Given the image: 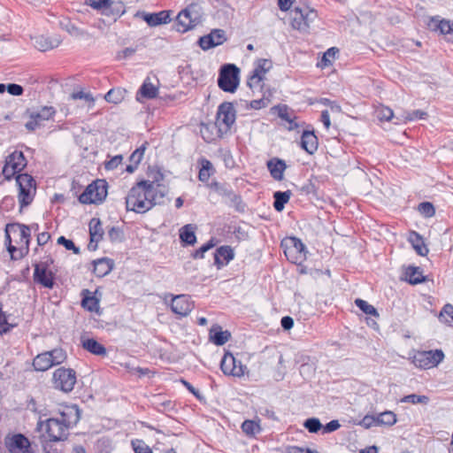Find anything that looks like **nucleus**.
Wrapping results in <instances>:
<instances>
[{
	"label": "nucleus",
	"mask_w": 453,
	"mask_h": 453,
	"mask_svg": "<svg viewBox=\"0 0 453 453\" xmlns=\"http://www.w3.org/2000/svg\"><path fill=\"white\" fill-rule=\"evenodd\" d=\"M27 165V161L23 152L14 150L6 157L2 171L4 179L7 180L16 176L15 180L19 189L18 200L20 208L31 204L36 193L35 179L28 173H19Z\"/></svg>",
	"instance_id": "f257e3e1"
},
{
	"label": "nucleus",
	"mask_w": 453,
	"mask_h": 453,
	"mask_svg": "<svg viewBox=\"0 0 453 453\" xmlns=\"http://www.w3.org/2000/svg\"><path fill=\"white\" fill-rule=\"evenodd\" d=\"M159 184L154 181L141 180L133 186L126 196V209L135 213H145L156 204L160 203V198L165 196V192L159 190Z\"/></svg>",
	"instance_id": "f03ea898"
},
{
	"label": "nucleus",
	"mask_w": 453,
	"mask_h": 453,
	"mask_svg": "<svg viewBox=\"0 0 453 453\" xmlns=\"http://www.w3.org/2000/svg\"><path fill=\"white\" fill-rule=\"evenodd\" d=\"M203 8L198 4H191L180 11L176 18L177 30L185 33L203 21Z\"/></svg>",
	"instance_id": "7ed1b4c3"
},
{
	"label": "nucleus",
	"mask_w": 453,
	"mask_h": 453,
	"mask_svg": "<svg viewBox=\"0 0 453 453\" xmlns=\"http://www.w3.org/2000/svg\"><path fill=\"white\" fill-rule=\"evenodd\" d=\"M318 18L317 11L309 6H296L291 12V27L301 33H307L311 24Z\"/></svg>",
	"instance_id": "20e7f679"
},
{
	"label": "nucleus",
	"mask_w": 453,
	"mask_h": 453,
	"mask_svg": "<svg viewBox=\"0 0 453 453\" xmlns=\"http://www.w3.org/2000/svg\"><path fill=\"white\" fill-rule=\"evenodd\" d=\"M240 69L234 64L221 66L218 77V86L225 92L234 93L240 83Z\"/></svg>",
	"instance_id": "39448f33"
},
{
	"label": "nucleus",
	"mask_w": 453,
	"mask_h": 453,
	"mask_svg": "<svg viewBox=\"0 0 453 453\" xmlns=\"http://www.w3.org/2000/svg\"><path fill=\"white\" fill-rule=\"evenodd\" d=\"M107 182L104 180H96L87 186L80 195L79 202L83 204H98L107 196Z\"/></svg>",
	"instance_id": "423d86ee"
},
{
	"label": "nucleus",
	"mask_w": 453,
	"mask_h": 453,
	"mask_svg": "<svg viewBox=\"0 0 453 453\" xmlns=\"http://www.w3.org/2000/svg\"><path fill=\"white\" fill-rule=\"evenodd\" d=\"M29 119L25 124L26 128L34 132L44 126V122L54 117L56 110L52 106H42L27 109L26 111Z\"/></svg>",
	"instance_id": "0eeeda50"
},
{
	"label": "nucleus",
	"mask_w": 453,
	"mask_h": 453,
	"mask_svg": "<svg viewBox=\"0 0 453 453\" xmlns=\"http://www.w3.org/2000/svg\"><path fill=\"white\" fill-rule=\"evenodd\" d=\"M444 357L445 355L441 349L421 350L411 357V362L416 367L427 370L436 367Z\"/></svg>",
	"instance_id": "6e6552de"
},
{
	"label": "nucleus",
	"mask_w": 453,
	"mask_h": 453,
	"mask_svg": "<svg viewBox=\"0 0 453 453\" xmlns=\"http://www.w3.org/2000/svg\"><path fill=\"white\" fill-rule=\"evenodd\" d=\"M52 383L54 388L69 393L76 383V372L72 368H58L53 372Z\"/></svg>",
	"instance_id": "1a4fd4ad"
},
{
	"label": "nucleus",
	"mask_w": 453,
	"mask_h": 453,
	"mask_svg": "<svg viewBox=\"0 0 453 453\" xmlns=\"http://www.w3.org/2000/svg\"><path fill=\"white\" fill-rule=\"evenodd\" d=\"M287 258L293 264H302L306 259V249L302 241L296 237H288L282 241Z\"/></svg>",
	"instance_id": "9d476101"
},
{
	"label": "nucleus",
	"mask_w": 453,
	"mask_h": 453,
	"mask_svg": "<svg viewBox=\"0 0 453 453\" xmlns=\"http://www.w3.org/2000/svg\"><path fill=\"white\" fill-rule=\"evenodd\" d=\"M69 424L65 419V414L61 418H48L45 422V430L51 441H60L67 438Z\"/></svg>",
	"instance_id": "9b49d317"
},
{
	"label": "nucleus",
	"mask_w": 453,
	"mask_h": 453,
	"mask_svg": "<svg viewBox=\"0 0 453 453\" xmlns=\"http://www.w3.org/2000/svg\"><path fill=\"white\" fill-rule=\"evenodd\" d=\"M236 111L234 104L229 102H224L219 104L217 111L216 124L220 132L226 133L235 122Z\"/></svg>",
	"instance_id": "f8f14e48"
},
{
	"label": "nucleus",
	"mask_w": 453,
	"mask_h": 453,
	"mask_svg": "<svg viewBox=\"0 0 453 453\" xmlns=\"http://www.w3.org/2000/svg\"><path fill=\"white\" fill-rule=\"evenodd\" d=\"M53 263L50 257L46 261L35 265L34 280L44 288H52L54 287V274L49 270V265Z\"/></svg>",
	"instance_id": "ddd939ff"
},
{
	"label": "nucleus",
	"mask_w": 453,
	"mask_h": 453,
	"mask_svg": "<svg viewBox=\"0 0 453 453\" xmlns=\"http://www.w3.org/2000/svg\"><path fill=\"white\" fill-rule=\"evenodd\" d=\"M226 41V32L223 29H212L210 34L201 36L198 40V45L203 50L215 48L223 44Z\"/></svg>",
	"instance_id": "4468645a"
},
{
	"label": "nucleus",
	"mask_w": 453,
	"mask_h": 453,
	"mask_svg": "<svg viewBox=\"0 0 453 453\" xmlns=\"http://www.w3.org/2000/svg\"><path fill=\"white\" fill-rule=\"evenodd\" d=\"M193 303L186 295H179L172 299L171 310L180 317L188 316L193 310Z\"/></svg>",
	"instance_id": "2eb2a0df"
},
{
	"label": "nucleus",
	"mask_w": 453,
	"mask_h": 453,
	"mask_svg": "<svg viewBox=\"0 0 453 453\" xmlns=\"http://www.w3.org/2000/svg\"><path fill=\"white\" fill-rule=\"evenodd\" d=\"M88 227L90 235L88 249L91 250H96L97 248V243L103 239L104 236V229L102 227L101 220L97 218L91 219L88 224Z\"/></svg>",
	"instance_id": "dca6fc26"
},
{
	"label": "nucleus",
	"mask_w": 453,
	"mask_h": 453,
	"mask_svg": "<svg viewBox=\"0 0 453 453\" xmlns=\"http://www.w3.org/2000/svg\"><path fill=\"white\" fill-rule=\"evenodd\" d=\"M300 146L308 154H314L319 146L318 137L315 135L314 131L304 130L301 136Z\"/></svg>",
	"instance_id": "f3484780"
},
{
	"label": "nucleus",
	"mask_w": 453,
	"mask_h": 453,
	"mask_svg": "<svg viewBox=\"0 0 453 453\" xmlns=\"http://www.w3.org/2000/svg\"><path fill=\"white\" fill-rule=\"evenodd\" d=\"M234 257V252L230 246H220L214 253V262L219 269L227 265Z\"/></svg>",
	"instance_id": "a211bd4d"
},
{
	"label": "nucleus",
	"mask_w": 453,
	"mask_h": 453,
	"mask_svg": "<svg viewBox=\"0 0 453 453\" xmlns=\"http://www.w3.org/2000/svg\"><path fill=\"white\" fill-rule=\"evenodd\" d=\"M430 30L448 35L453 31V21L441 19L439 16L432 17L427 24Z\"/></svg>",
	"instance_id": "6ab92c4d"
},
{
	"label": "nucleus",
	"mask_w": 453,
	"mask_h": 453,
	"mask_svg": "<svg viewBox=\"0 0 453 453\" xmlns=\"http://www.w3.org/2000/svg\"><path fill=\"white\" fill-rule=\"evenodd\" d=\"M266 165L271 176L275 180H281L283 179L284 172L287 168V165L284 160L278 157H273L267 161Z\"/></svg>",
	"instance_id": "aec40b11"
},
{
	"label": "nucleus",
	"mask_w": 453,
	"mask_h": 453,
	"mask_svg": "<svg viewBox=\"0 0 453 453\" xmlns=\"http://www.w3.org/2000/svg\"><path fill=\"white\" fill-rule=\"evenodd\" d=\"M61 42L58 36L40 35L34 38V45L40 51H47L58 47Z\"/></svg>",
	"instance_id": "412c9836"
},
{
	"label": "nucleus",
	"mask_w": 453,
	"mask_h": 453,
	"mask_svg": "<svg viewBox=\"0 0 453 453\" xmlns=\"http://www.w3.org/2000/svg\"><path fill=\"white\" fill-rule=\"evenodd\" d=\"M234 362L235 357L233 354L226 352L221 359L220 368L225 375L240 378L242 377L241 368L236 371V369H234Z\"/></svg>",
	"instance_id": "4be33fe9"
},
{
	"label": "nucleus",
	"mask_w": 453,
	"mask_h": 453,
	"mask_svg": "<svg viewBox=\"0 0 453 453\" xmlns=\"http://www.w3.org/2000/svg\"><path fill=\"white\" fill-rule=\"evenodd\" d=\"M93 271L97 277H104L109 274L114 266L112 259L108 257H102L93 261Z\"/></svg>",
	"instance_id": "5701e85b"
},
{
	"label": "nucleus",
	"mask_w": 453,
	"mask_h": 453,
	"mask_svg": "<svg viewBox=\"0 0 453 453\" xmlns=\"http://www.w3.org/2000/svg\"><path fill=\"white\" fill-rule=\"evenodd\" d=\"M144 20L150 27L167 24L171 21L170 11H161L155 13L146 14Z\"/></svg>",
	"instance_id": "b1692460"
},
{
	"label": "nucleus",
	"mask_w": 453,
	"mask_h": 453,
	"mask_svg": "<svg viewBox=\"0 0 453 453\" xmlns=\"http://www.w3.org/2000/svg\"><path fill=\"white\" fill-rule=\"evenodd\" d=\"M29 441L23 434H16L13 436L9 450L11 453H28Z\"/></svg>",
	"instance_id": "393cba45"
},
{
	"label": "nucleus",
	"mask_w": 453,
	"mask_h": 453,
	"mask_svg": "<svg viewBox=\"0 0 453 453\" xmlns=\"http://www.w3.org/2000/svg\"><path fill=\"white\" fill-rule=\"evenodd\" d=\"M209 188L215 191L218 195L228 198L231 201H236L239 197L234 193L229 184L212 181L209 184Z\"/></svg>",
	"instance_id": "a878e982"
},
{
	"label": "nucleus",
	"mask_w": 453,
	"mask_h": 453,
	"mask_svg": "<svg viewBox=\"0 0 453 453\" xmlns=\"http://www.w3.org/2000/svg\"><path fill=\"white\" fill-rule=\"evenodd\" d=\"M231 337V334L223 331L219 326H212L210 330V340L218 346L224 345Z\"/></svg>",
	"instance_id": "bb28decb"
},
{
	"label": "nucleus",
	"mask_w": 453,
	"mask_h": 453,
	"mask_svg": "<svg viewBox=\"0 0 453 453\" xmlns=\"http://www.w3.org/2000/svg\"><path fill=\"white\" fill-rule=\"evenodd\" d=\"M34 369L37 372H45L53 366L50 353L45 351L38 354L33 360Z\"/></svg>",
	"instance_id": "cd10ccee"
},
{
	"label": "nucleus",
	"mask_w": 453,
	"mask_h": 453,
	"mask_svg": "<svg viewBox=\"0 0 453 453\" xmlns=\"http://www.w3.org/2000/svg\"><path fill=\"white\" fill-rule=\"evenodd\" d=\"M196 226L192 224H187L180 229V239L187 245H194L196 242L195 234Z\"/></svg>",
	"instance_id": "c85d7f7f"
},
{
	"label": "nucleus",
	"mask_w": 453,
	"mask_h": 453,
	"mask_svg": "<svg viewBox=\"0 0 453 453\" xmlns=\"http://www.w3.org/2000/svg\"><path fill=\"white\" fill-rule=\"evenodd\" d=\"M146 150V145L142 144L141 147L136 149L129 157L130 164L127 165L126 171L129 173H133L138 167L141 163L144 152Z\"/></svg>",
	"instance_id": "c756f323"
},
{
	"label": "nucleus",
	"mask_w": 453,
	"mask_h": 453,
	"mask_svg": "<svg viewBox=\"0 0 453 453\" xmlns=\"http://www.w3.org/2000/svg\"><path fill=\"white\" fill-rule=\"evenodd\" d=\"M409 242L411 243L412 248L419 256L424 257L427 255L429 250L419 234L416 232L411 233Z\"/></svg>",
	"instance_id": "7c9ffc66"
},
{
	"label": "nucleus",
	"mask_w": 453,
	"mask_h": 453,
	"mask_svg": "<svg viewBox=\"0 0 453 453\" xmlns=\"http://www.w3.org/2000/svg\"><path fill=\"white\" fill-rule=\"evenodd\" d=\"M82 347L91 354L96 356H105L107 353L105 347L93 338L83 340Z\"/></svg>",
	"instance_id": "2f4dec72"
},
{
	"label": "nucleus",
	"mask_w": 453,
	"mask_h": 453,
	"mask_svg": "<svg viewBox=\"0 0 453 453\" xmlns=\"http://www.w3.org/2000/svg\"><path fill=\"white\" fill-rule=\"evenodd\" d=\"M199 162L201 164V169L198 173V179L202 182H207L210 177L214 174L215 169L211 162L205 157H202Z\"/></svg>",
	"instance_id": "473e14b6"
},
{
	"label": "nucleus",
	"mask_w": 453,
	"mask_h": 453,
	"mask_svg": "<svg viewBox=\"0 0 453 453\" xmlns=\"http://www.w3.org/2000/svg\"><path fill=\"white\" fill-rule=\"evenodd\" d=\"M81 305L89 311H97L99 309V300L89 290L84 289L82 291Z\"/></svg>",
	"instance_id": "72a5a7b5"
},
{
	"label": "nucleus",
	"mask_w": 453,
	"mask_h": 453,
	"mask_svg": "<svg viewBox=\"0 0 453 453\" xmlns=\"http://www.w3.org/2000/svg\"><path fill=\"white\" fill-rule=\"evenodd\" d=\"M157 92L158 88L150 81V78H147L139 88L138 94L146 99H153L157 97Z\"/></svg>",
	"instance_id": "f704fd0d"
},
{
	"label": "nucleus",
	"mask_w": 453,
	"mask_h": 453,
	"mask_svg": "<svg viewBox=\"0 0 453 453\" xmlns=\"http://www.w3.org/2000/svg\"><path fill=\"white\" fill-rule=\"evenodd\" d=\"M406 280L411 285H417L425 280L419 267L410 266L405 272Z\"/></svg>",
	"instance_id": "c9c22d12"
},
{
	"label": "nucleus",
	"mask_w": 453,
	"mask_h": 453,
	"mask_svg": "<svg viewBox=\"0 0 453 453\" xmlns=\"http://www.w3.org/2000/svg\"><path fill=\"white\" fill-rule=\"evenodd\" d=\"M291 192L288 191H276L273 194V207L277 211H281L285 204L289 201Z\"/></svg>",
	"instance_id": "e433bc0d"
},
{
	"label": "nucleus",
	"mask_w": 453,
	"mask_h": 453,
	"mask_svg": "<svg viewBox=\"0 0 453 453\" xmlns=\"http://www.w3.org/2000/svg\"><path fill=\"white\" fill-rule=\"evenodd\" d=\"M125 94L126 90L122 88H111L105 94L104 99L109 103L119 104L124 99Z\"/></svg>",
	"instance_id": "4c0bfd02"
},
{
	"label": "nucleus",
	"mask_w": 453,
	"mask_h": 453,
	"mask_svg": "<svg viewBox=\"0 0 453 453\" xmlns=\"http://www.w3.org/2000/svg\"><path fill=\"white\" fill-rule=\"evenodd\" d=\"M378 426H393L396 423V416L393 411H386L376 416Z\"/></svg>",
	"instance_id": "58836bf2"
},
{
	"label": "nucleus",
	"mask_w": 453,
	"mask_h": 453,
	"mask_svg": "<svg viewBox=\"0 0 453 453\" xmlns=\"http://www.w3.org/2000/svg\"><path fill=\"white\" fill-rule=\"evenodd\" d=\"M439 320L444 324L449 326H453V305L446 304L443 306L442 310L439 315Z\"/></svg>",
	"instance_id": "ea45409f"
},
{
	"label": "nucleus",
	"mask_w": 453,
	"mask_h": 453,
	"mask_svg": "<svg viewBox=\"0 0 453 453\" xmlns=\"http://www.w3.org/2000/svg\"><path fill=\"white\" fill-rule=\"evenodd\" d=\"M242 429L244 434H246L247 435H250V436L255 435L256 434L259 433L261 430L258 423H257L253 420H250V419L245 420L242 424Z\"/></svg>",
	"instance_id": "a19ab883"
},
{
	"label": "nucleus",
	"mask_w": 453,
	"mask_h": 453,
	"mask_svg": "<svg viewBox=\"0 0 453 453\" xmlns=\"http://www.w3.org/2000/svg\"><path fill=\"white\" fill-rule=\"evenodd\" d=\"M48 353H50V357L53 363V365H60L66 359L65 351L60 348L54 349L50 351H48Z\"/></svg>",
	"instance_id": "79ce46f5"
},
{
	"label": "nucleus",
	"mask_w": 453,
	"mask_h": 453,
	"mask_svg": "<svg viewBox=\"0 0 453 453\" xmlns=\"http://www.w3.org/2000/svg\"><path fill=\"white\" fill-rule=\"evenodd\" d=\"M355 304L364 313H365L367 315H372V316H378L379 315L378 312H377V310L372 305L369 304L366 301H365L363 299L357 298L355 300Z\"/></svg>",
	"instance_id": "37998d69"
},
{
	"label": "nucleus",
	"mask_w": 453,
	"mask_h": 453,
	"mask_svg": "<svg viewBox=\"0 0 453 453\" xmlns=\"http://www.w3.org/2000/svg\"><path fill=\"white\" fill-rule=\"evenodd\" d=\"M402 403H410L412 404L423 403L426 404L429 402V398L426 395H419L416 394H411L403 396L401 399Z\"/></svg>",
	"instance_id": "c03bdc74"
},
{
	"label": "nucleus",
	"mask_w": 453,
	"mask_h": 453,
	"mask_svg": "<svg viewBox=\"0 0 453 453\" xmlns=\"http://www.w3.org/2000/svg\"><path fill=\"white\" fill-rule=\"evenodd\" d=\"M303 426L312 434L318 433L320 429H322V424L317 418H309L304 423Z\"/></svg>",
	"instance_id": "a18cd8bd"
},
{
	"label": "nucleus",
	"mask_w": 453,
	"mask_h": 453,
	"mask_svg": "<svg viewBox=\"0 0 453 453\" xmlns=\"http://www.w3.org/2000/svg\"><path fill=\"white\" fill-rule=\"evenodd\" d=\"M271 66L272 64L270 60L262 58L258 60L257 65L253 72L264 78L265 74L269 71Z\"/></svg>",
	"instance_id": "49530a36"
},
{
	"label": "nucleus",
	"mask_w": 453,
	"mask_h": 453,
	"mask_svg": "<svg viewBox=\"0 0 453 453\" xmlns=\"http://www.w3.org/2000/svg\"><path fill=\"white\" fill-rule=\"evenodd\" d=\"M18 227L19 228L20 241L24 242V243L26 245V250H27V251H28V244H29L31 228H30V226L24 225V224H19Z\"/></svg>",
	"instance_id": "de8ad7c7"
},
{
	"label": "nucleus",
	"mask_w": 453,
	"mask_h": 453,
	"mask_svg": "<svg viewBox=\"0 0 453 453\" xmlns=\"http://www.w3.org/2000/svg\"><path fill=\"white\" fill-rule=\"evenodd\" d=\"M418 211L424 217L430 218L434 215L435 209H434L433 203H431L429 202H423V203H419V205H418Z\"/></svg>",
	"instance_id": "09e8293b"
},
{
	"label": "nucleus",
	"mask_w": 453,
	"mask_h": 453,
	"mask_svg": "<svg viewBox=\"0 0 453 453\" xmlns=\"http://www.w3.org/2000/svg\"><path fill=\"white\" fill-rule=\"evenodd\" d=\"M57 242L59 245H63L67 250H73L74 254L80 253V249L75 246L74 242L65 236L58 237Z\"/></svg>",
	"instance_id": "8fccbe9b"
},
{
	"label": "nucleus",
	"mask_w": 453,
	"mask_h": 453,
	"mask_svg": "<svg viewBox=\"0 0 453 453\" xmlns=\"http://www.w3.org/2000/svg\"><path fill=\"white\" fill-rule=\"evenodd\" d=\"M214 245H215V243L213 242V239H211L208 242L204 243L198 250H196L195 251V253L193 254V257L195 259L203 258L204 253L207 252L211 248H213Z\"/></svg>",
	"instance_id": "3c124183"
},
{
	"label": "nucleus",
	"mask_w": 453,
	"mask_h": 453,
	"mask_svg": "<svg viewBox=\"0 0 453 453\" xmlns=\"http://www.w3.org/2000/svg\"><path fill=\"white\" fill-rule=\"evenodd\" d=\"M108 237L112 242H119L123 239V232L118 226H111L108 230Z\"/></svg>",
	"instance_id": "603ef678"
},
{
	"label": "nucleus",
	"mask_w": 453,
	"mask_h": 453,
	"mask_svg": "<svg viewBox=\"0 0 453 453\" xmlns=\"http://www.w3.org/2000/svg\"><path fill=\"white\" fill-rule=\"evenodd\" d=\"M13 326L8 324L5 313L3 311V304L0 302V334H6Z\"/></svg>",
	"instance_id": "864d4df0"
},
{
	"label": "nucleus",
	"mask_w": 453,
	"mask_h": 453,
	"mask_svg": "<svg viewBox=\"0 0 453 453\" xmlns=\"http://www.w3.org/2000/svg\"><path fill=\"white\" fill-rule=\"evenodd\" d=\"M112 0H90L89 6L95 10L104 11L111 7Z\"/></svg>",
	"instance_id": "5fc2aeb1"
},
{
	"label": "nucleus",
	"mask_w": 453,
	"mask_h": 453,
	"mask_svg": "<svg viewBox=\"0 0 453 453\" xmlns=\"http://www.w3.org/2000/svg\"><path fill=\"white\" fill-rule=\"evenodd\" d=\"M71 98L73 100L83 99L86 102H88L90 106H93L95 104V99L93 96L90 93H85L83 91L73 92L71 95Z\"/></svg>",
	"instance_id": "6e6d98bb"
},
{
	"label": "nucleus",
	"mask_w": 453,
	"mask_h": 453,
	"mask_svg": "<svg viewBox=\"0 0 453 453\" xmlns=\"http://www.w3.org/2000/svg\"><path fill=\"white\" fill-rule=\"evenodd\" d=\"M263 80H264V78L262 76H260L259 74H257L252 71V73L250 74V76L249 77V79L247 81V85L251 89L257 88L261 87V82Z\"/></svg>",
	"instance_id": "4d7b16f0"
},
{
	"label": "nucleus",
	"mask_w": 453,
	"mask_h": 453,
	"mask_svg": "<svg viewBox=\"0 0 453 453\" xmlns=\"http://www.w3.org/2000/svg\"><path fill=\"white\" fill-rule=\"evenodd\" d=\"M339 52L338 49L332 47L328 49L322 58V62L324 65H329L332 64V59L335 58V55Z\"/></svg>",
	"instance_id": "13d9d810"
},
{
	"label": "nucleus",
	"mask_w": 453,
	"mask_h": 453,
	"mask_svg": "<svg viewBox=\"0 0 453 453\" xmlns=\"http://www.w3.org/2000/svg\"><path fill=\"white\" fill-rule=\"evenodd\" d=\"M277 110H278L279 118H280L281 119H283L287 122L290 121V119L295 116L293 114V112L289 111V109L287 105H279L277 107Z\"/></svg>",
	"instance_id": "bf43d9fd"
},
{
	"label": "nucleus",
	"mask_w": 453,
	"mask_h": 453,
	"mask_svg": "<svg viewBox=\"0 0 453 453\" xmlns=\"http://www.w3.org/2000/svg\"><path fill=\"white\" fill-rule=\"evenodd\" d=\"M122 160V155L114 156L104 163V167L106 170H114L121 164Z\"/></svg>",
	"instance_id": "052dcab7"
},
{
	"label": "nucleus",
	"mask_w": 453,
	"mask_h": 453,
	"mask_svg": "<svg viewBox=\"0 0 453 453\" xmlns=\"http://www.w3.org/2000/svg\"><path fill=\"white\" fill-rule=\"evenodd\" d=\"M427 116V113L422 110H414L411 112H407L405 119L407 120L412 121L415 119H424Z\"/></svg>",
	"instance_id": "680f3d73"
},
{
	"label": "nucleus",
	"mask_w": 453,
	"mask_h": 453,
	"mask_svg": "<svg viewBox=\"0 0 453 453\" xmlns=\"http://www.w3.org/2000/svg\"><path fill=\"white\" fill-rule=\"evenodd\" d=\"M341 426L338 420L334 419L326 424V426H322L323 434H329L336 431Z\"/></svg>",
	"instance_id": "e2e57ef3"
},
{
	"label": "nucleus",
	"mask_w": 453,
	"mask_h": 453,
	"mask_svg": "<svg viewBox=\"0 0 453 453\" xmlns=\"http://www.w3.org/2000/svg\"><path fill=\"white\" fill-rule=\"evenodd\" d=\"M7 91L12 96H21L24 92L22 86L16 83H10L7 85Z\"/></svg>",
	"instance_id": "0e129e2a"
},
{
	"label": "nucleus",
	"mask_w": 453,
	"mask_h": 453,
	"mask_svg": "<svg viewBox=\"0 0 453 453\" xmlns=\"http://www.w3.org/2000/svg\"><path fill=\"white\" fill-rule=\"evenodd\" d=\"M379 116L380 119L389 121L394 118V112L390 108L385 107L380 111Z\"/></svg>",
	"instance_id": "69168bd1"
},
{
	"label": "nucleus",
	"mask_w": 453,
	"mask_h": 453,
	"mask_svg": "<svg viewBox=\"0 0 453 453\" xmlns=\"http://www.w3.org/2000/svg\"><path fill=\"white\" fill-rule=\"evenodd\" d=\"M365 428H370L372 426H378L376 416L366 415L361 423Z\"/></svg>",
	"instance_id": "338daca9"
},
{
	"label": "nucleus",
	"mask_w": 453,
	"mask_h": 453,
	"mask_svg": "<svg viewBox=\"0 0 453 453\" xmlns=\"http://www.w3.org/2000/svg\"><path fill=\"white\" fill-rule=\"evenodd\" d=\"M280 325L282 326L283 329L285 330H289L293 327L294 326V320L291 317L289 316H285L281 319L280 320Z\"/></svg>",
	"instance_id": "774afa93"
}]
</instances>
